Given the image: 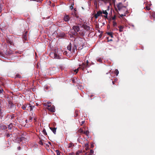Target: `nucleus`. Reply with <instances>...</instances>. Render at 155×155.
Returning <instances> with one entry per match:
<instances>
[{"mask_svg": "<svg viewBox=\"0 0 155 155\" xmlns=\"http://www.w3.org/2000/svg\"><path fill=\"white\" fill-rule=\"evenodd\" d=\"M56 52V51L55 52H52L51 53L49 54L50 56L52 58L54 59H60L61 58V57L57 54Z\"/></svg>", "mask_w": 155, "mask_h": 155, "instance_id": "f257e3e1", "label": "nucleus"}, {"mask_svg": "<svg viewBox=\"0 0 155 155\" xmlns=\"http://www.w3.org/2000/svg\"><path fill=\"white\" fill-rule=\"evenodd\" d=\"M80 66L79 68L74 70V72H76V73H77L79 68H81L82 70H84V69L87 67V66L84 63H83L81 65H80Z\"/></svg>", "mask_w": 155, "mask_h": 155, "instance_id": "f03ea898", "label": "nucleus"}, {"mask_svg": "<svg viewBox=\"0 0 155 155\" xmlns=\"http://www.w3.org/2000/svg\"><path fill=\"white\" fill-rule=\"evenodd\" d=\"M72 28L75 31V33H74V35H76L77 34V32H78L79 31V28L78 26H74Z\"/></svg>", "mask_w": 155, "mask_h": 155, "instance_id": "7ed1b4c3", "label": "nucleus"}, {"mask_svg": "<svg viewBox=\"0 0 155 155\" xmlns=\"http://www.w3.org/2000/svg\"><path fill=\"white\" fill-rule=\"evenodd\" d=\"M117 7L119 11H120L123 8H125L126 7L124 6L121 3H119L117 5Z\"/></svg>", "mask_w": 155, "mask_h": 155, "instance_id": "20e7f679", "label": "nucleus"}, {"mask_svg": "<svg viewBox=\"0 0 155 155\" xmlns=\"http://www.w3.org/2000/svg\"><path fill=\"white\" fill-rule=\"evenodd\" d=\"M47 108L50 111L52 112H55V107L54 105L51 106L50 107H47Z\"/></svg>", "mask_w": 155, "mask_h": 155, "instance_id": "39448f33", "label": "nucleus"}, {"mask_svg": "<svg viewBox=\"0 0 155 155\" xmlns=\"http://www.w3.org/2000/svg\"><path fill=\"white\" fill-rule=\"evenodd\" d=\"M102 12L100 10L99 11L97 12V13L95 14L94 15V17L96 18H97L98 17L100 16H101L102 14Z\"/></svg>", "mask_w": 155, "mask_h": 155, "instance_id": "423d86ee", "label": "nucleus"}, {"mask_svg": "<svg viewBox=\"0 0 155 155\" xmlns=\"http://www.w3.org/2000/svg\"><path fill=\"white\" fill-rule=\"evenodd\" d=\"M0 128L2 130H5L7 128L6 126L5 125L2 124H0Z\"/></svg>", "mask_w": 155, "mask_h": 155, "instance_id": "0eeeda50", "label": "nucleus"}, {"mask_svg": "<svg viewBox=\"0 0 155 155\" xmlns=\"http://www.w3.org/2000/svg\"><path fill=\"white\" fill-rule=\"evenodd\" d=\"M44 106L46 107V108L50 107L51 106V102H48L46 104H45L44 105Z\"/></svg>", "mask_w": 155, "mask_h": 155, "instance_id": "6e6552de", "label": "nucleus"}, {"mask_svg": "<svg viewBox=\"0 0 155 155\" xmlns=\"http://www.w3.org/2000/svg\"><path fill=\"white\" fill-rule=\"evenodd\" d=\"M67 48L68 50L70 51L71 52V43H70L69 45L67 46Z\"/></svg>", "mask_w": 155, "mask_h": 155, "instance_id": "1a4fd4ad", "label": "nucleus"}, {"mask_svg": "<svg viewBox=\"0 0 155 155\" xmlns=\"http://www.w3.org/2000/svg\"><path fill=\"white\" fill-rule=\"evenodd\" d=\"M50 128L54 134H56V128H55V127L53 128L52 127H50Z\"/></svg>", "mask_w": 155, "mask_h": 155, "instance_id": "9d476101", "label": "nucleus"}, {"mask_svg": "<svg viewBox=\"0 0 155 155\" xmlns=\"http://www.w3.org/2000/svg\"><path fill=\"white\" fill-rule=\"evenodd\" d=\"M69 18L68 15H66L64 17V20L66 21H68L69 20Z\"/></svg>", "mask_w": 155, "mask_h": 155, "instance_id": "9b49d317", "label": "nucleus"}, {"mask_svg": "<svg viewBox=\"0 0 155 155\" xmlns=\"http://www.w3.org/2000/svg\"><path fill=\"white\" fill-rule=\"evenodd\" d=\"M8 128L9 130H11L13 127V124H10L8 125Z\"/></svg>", "mask_w": 155, "mask_h": 155, "instance_id": "f8f14e48", "label": "nucleus"}, {"mask_svg": "<svg viewBox=\"0 0 155 155\" xmlns=\"http://www.w3.org/2000/svg\"><path fill=\"white\" fill-rule=\"evenodd\" d=\"M77 49V47L76 45H74V47H73L71 49V52H75V51Z\"/></svg>", "mask_w": 155, "mask_h": 155, "instance_id": "ddd939ff", "label": "nucleus"}, {"mask_svg": "<svg viewBox=\"0 0 155 155\" xmlns=\"http://www.w3.org/2000/svg\"><path fill=\"white\" fill-rule=\"evenodd\" d=\"M82 153V151L81 150H79L76 152V155H80L81 153Z\"/></svg>", "mask_w": 155, "mask_h": 155, "instance_id": "4468645a", "label": "nucleus"}, {"mask_svg": "<svg viewBox=\"0 0 155 155\" xmlns=\"http://www.w3.org/2000/svg\"><path fill=\"white\" fill-rule=\"evenodd\" d=\"M39 139L40 140H39V143L41 145H43V140H41L40 138H39Z\"/></svg>", "mask_w": 155, "mask_h": 155, "instance_id": "2eb2a0df", "label": "nucleus"}, {"mask_svg": "<svg viewBox=\"0 0 155 155\" xmlns=\"http://www.w3.org/2000/svg\"><path fill=\"white\" fill-rule=\"evenodd\" d=\"M107 34L108 35L110 36L111 38H112L113 37L112 32H107Z\"/></svg>", "mask_w": 155, "mask_h": 155, "instance_id": "dca6fc26", "label": "nucleus"}, {"mask_svg": "<svg viewBox=\"0 0 155 155\" xmlns=\"http://www.w3.org/2000/svg\"><path fill=\"white\" fill-rule=\"evenodd\" d=\"M84 134H85L86 136H88V134H89V131L88 130H87L85 131H84L83 132Z\"/></svg>", "mask_w": 155, "mask_h": 155, "instance_id": "f3484780", "label": "nucleus"}, {"mask_svg": "<svg viewBox=\"0 0 155 155\" xmlns=\"http://www.w3.org/2000/svg\"><path fill=\"white\" fill-rule=\"evenodd\" d=\"M78 132L80 133H83V130L81 128L78 130Z\"/></svg>", "mask_w": 155, "mask_h": 155, "instance_id": "a211bd4d", "label": "nucleus"}, {"mask_svg": "<svg viewBox=\"0 0 155 155\" xmlns=\"http://www.w3.org/2000/svg\"><path fill=\"white\" fill-rule=\"evenodd\" d=\"M118 27L119 28L120 31L122 32V29L123 28V27L122 26H119Z\"/></svg>", "mask_w": 155, "mask_h": 155, "instance_id": "6ab92c4d", "label": "nucleus"}, {"mask_svg": "<svg viewBox=\"0 0 155 155\" xmlns=\"http://www.w3.org/2000/svg\"><path fill=\"white\" fill-rule=\"evenodd\" d=\"M102 12L103 14H104L105 15H108V13L106 10L103 11V12Z\"/></svg>", "mask_w": 155, "mask_h": 155, "instance_id": "aec40b11", "label": "nucleus"}, {"mask_svg": "<svg viewBox=\"0 0 155 155\" xmlns=\"http://www.w3.org/2000/svg\"><path fill=\"white\" fill-rule=\"evenodd\" d=\"M26 106L25 105H23L21 107V108L24 110H25L26 108Z\"/></svg>", "mask_w": 155, "mask_h": 155, "instance_id": "412c9836", "label": "nucleus"}, {"mask_svg": "<svg viewBox=\"0 0 155 155\" xmlns=\"http://www.w3.org/2000/svg\"><path fill=\"white\" fill-rule=\"evenodd\" d=\"M115 73L117 76L119 74V71L117 69H116L115 71Z\"/></svg>", "mask_w": 155, "mask_h": 155, "instance_id": "4be33fe9", "label": "nucleus"}, {"mask_svg": "<svg viewBox=\"0 0 155 155\" xmlns=\"http://www.w3.org/2000/svg\"><path fill=\"white\" fill-rule=\"evenodd\" d=\"M83 48V45H81L80 46L78 47L79 50H81Z\"/></svg>", "mask_w": 155, "mask_h": 155, "instance_id": "5701e85b", "label": "nucleus"}, {"mask_svg": "<svg viewBox=\"0 0 155 155\" xmlns=\"http://www.w3.org/2000/svg\"><path fill=\"white\" fill-rule=\"evenodd\" d=\"M29 107H30V110H33V108L34 107V106H29Z\"/></svg>", "mask_w": 155, "mask_h": 155, "instance_id": "b1692460", "label": "nucleus"}, {"mask_svg": "<svg viewBox=\"0 0 155 155\" xmlns=\"http://www.w3.org/2000/svg\"><path fill=\"white\" fill-rule=\"evenodd\" d=\"M119 15H120V17H122L123 16H125L126 15V14H119Z\"/></svg>", "mask_w": 155, "mask_h": 155, "instance_id": "393cba45", "label": "nucleus"}, {"mask_svg": "<svg viewBox=\"0 0 155 155\" xmlns=\"http://www.w3.org/2000/svg\"><path fill=\"white\" fill-rule=\"evenodd\" d=\"M42 132L44 133V134H47V133L46 131V130L45 129H43Z\"/></svg>", "mask_w": 155, "mask_h": 155, "instance_id": "a878e982", "label": "nucleus"}, {"mask_svg": "<svg viewBox=\"0 0 155 155\" xmlns=\"http://www.w3.org/2000/svg\"><path fill=\"white\" fill-rule=\"evenodd\" d=\"M152 16L154 18H155V12H153L152 13Z\"/></svg>", "mask_w": 155, "mask_h": 155, "instance_id": "bb28decb", "label": "nucleus"}, {"mask_svg": "<svg viewBox=\"0 0 155 155\" xmlns=\"http://www.w3.org/2000/svg\"><path fill=\"white\" fill-rule=\"evenodd\" d=\"M97 60L100 62H101L102 61L101 59L100 58H98L97 59Z\"/></svg>", "mask_w": 155, "mask_h": 155, "instance_id": "cd10ccee", "label": "nucleus"}, {"mask_svg": "<svg viewBox=\"0 0 155 155\" xmlns=\"http://www.w3.org/2000/svg\"><path fill=\"white\" fill-rule=\"evenodd\" d=\"M56 151L57 152V155H60V153L58 150H56Z\"/></svg>", "mask_w": 155, "mask_h": 155, "instance_id": "c85d7f7f", "label": "nucleus"}, {"mask_svg": "<svg viewBox=\"0 0 155 155\" xmlns=\"http://www.w3.org/2000/svg\"><path fill=\"white\" fill-rule=\"evenodd\" d=\"M73 143H70L68 145V147L70 148L73 146Z\"/></svg>", "mask_w": 155, "mask_h": 155, "instance_id": "c756f323", "label": "nucleus"}, {"mask_svg": "<svg viewBox=\"0 0 155 155\" xmlns=\"http://www.w3.org/2000/svg\"><path fill=\"white\" fill-rule=\"evenodd\" d=\"M74 4L72 5L70 7V8L71 10H72L73 9V5Z\"/></svg>", "mask_w": 155, "mask_h": 155, "instance_id": "7c9ffc66", "label": "nucleus"}, {"mask_svg": "<svg viewBox=\"0 0 155 155\" xmlns=\"http://www.w3.org/2000/svg\"><path fill=\"white\" fill-rule=\"evenodd\" d=\"M32 117H29L28 119V122H31L32 120Z\"/></svg>", "mask_w": 155, "mask_h": 155, "instance_id": "2f4dec72", "label": "nucleus"}, {"mask_svg": "<svg viewBox=\"0 0 155 155\" xmlns=\"http://www.w3.org/2000/svg\"><path fill=\"white\" fill-rule=\"evenodd\" d=\"M11 117V119H13L14 117V114H12L10 116Z\"/></svg>", "mask_w": 155, "mask_h": 155, "instance_id": "473e14b6", "label": "nucleus"}, {"mask_svg": "<svg viewBox=\"0 0 155 155\" xmlns=\"http://www.w3.org/2000/svg\"><path fill=\"white\" fill-rule=\"evenodd\" d=\"M87 64H86L87 67H89V66L88 65V60L86 61Z\"/></svg>", "mask_w": 155, "mask_h": 155, "instance_id": "72a5a7b5", "label": "nucleus"}, {"mask_svg": "<svg viewBox=\"0 0 155 155\" xmlns=\"http://www.w3.org/2000/svg\"><path fill=\"white\" fill-rule=\"evenodd\" d=\"M63 54L64 55H67L68 54V52L66 51H64Z\"/></svg>", "mask_w": 155, "mask_h": 155, "instance_id": "f704fd0d", "label": "nucleus"}, {"mask_svg": "<svg viewBox=\"0 0 155 155\" xmlns=\"http://www.w3.org/2000/svg\"><path fill=\"white\" fill-rule=\"evenodd\" d=\"M94 151L92 150H90V153L91 154H93L94 153Z\"/></svg>", "mask_w": 155, "mask_h": 155, "instance_id": "c9c22d12", "label": "nucleus"}, {"mask_svg": "<svg viewBox=\"0 0 155 155\" xmlns=\"http://www.w3.org/2000/svg\"><path fill=\"white\" fill-rule=\"evenodd\" d=\"M3 91V90L2 89H0V94L2 93Z\"/></svg>", "mask_w": 155, "mask_h": 155, "instance_id": "e433bc0d", "label": "nucleus"}, {"mask_svg": "<svg viewBox=\"0 0 155 155\" xmlns=\"http://www.w3.org/2000/svg\"><path fill=\"white\" fill-rule=\"evenodd\" d=\"M146 8L148 10H149L150 9V8L148 6H146Z\"/></svg>", "mask_w": 155, "mask_h": 155, "instance_id": "4c0bfd02", "label": "nucleus"}, {"mask_svg": "<svg viewBox=\"0 0 155 155\" xmlns=\"http://www.w3.org/2000/svg\"><path fill=\"white\" fill-rule=\"evenodd\" d=\"M116 25H117L116 23V22H113V25H114V26H116Z\"/></svg>", "mask_w": 155, "mask_h": 155, "instance_id": "58836bf2", "label": "nucleus"}, {"mask_svg": "<svg viewBox=\"0 0 155 155\" xmlns=\"http://www.w3.org/2000/svg\"><path fill=\"white\" fill-rule=\"evenodd\" d=\"M94 4L96 8H97V3L96 1L95 2H94Z\"/></svg>", "mask_w": 155, "mask_h": 155, "instance_id": "ea45409f", "label": "nucleus"}, {"mask_svg": "<svg viewBox=\"0 0 155 155\" xmlns=\"http://www.w3.org/2000/svg\"><path fill=\"white\" fill-rule=\"evenodd\" d=\"M34 1L39 2H41V1H42L43 0H33Z\"/></svg>", "mask_w": 155, "mask_h": 155, "instance_id": "a19ab883", "label": "nucleus"}, {"mask_svg": "<svg viewBox=\"0 0 155 155\" xmlns=\"http://www.w3.org/2000/svg\"><path fill=\"white\" fill-rule=\"evenodd\" d=\"M16 77L18 78H20V77L19 76V75L18 74H17L16 75Z\"/></svg>", "mask_w": 155, "mask_h": 155, "instance_id": "79ce46f5", "label": "nucleus"}, {"mask_svg": "<svg viewBox=\"0 0 155 155\" xmlns=\"http://www.w3.org/2000/svg\"><path fill=\"white\" fill-rule=\"evenodd\" d=\"M6 136L7 137H9L10 136V134H6Z\"/></svg>", "mask_w": 155, "mask_h": 155, "instance_id": "37998d69", "label": "nucleus"}, {"mask_svg": "<svg viewBox=\"0 0 155 155\" xmlns=\"http://www.w3.org/2000/svg\"><path fill=\"white\" fill-rule=\"evenodd\" d=\"M107 15H105L104 16V18H107Z\"/></svg>", "mask_w": 155, "mask_h": 155, "instance_id": "c03bdc74", "label": "nucleus"}, {"mask_svg": "<svg viewBox=\"0 0 155 155\" xmlns=\"http://www.w3.org/2000/svg\"><path fill=\"white\" fill-rule=\"evenodd\" d=\"M84 121H83L81 122V125H82L83 124H84Z\"/></svg>", "mask_w": 155, "mask_h": 155, "instance_id": "a18cd8bd", "label": "nucleus"}, {"mask_svg": "<svg viewBox=\"0 0 155 155\" xmlns=\"http://www.w3.org/2000/svg\"><path fill=\"white\" fill-rule=\"evenodd\" d=\"M21 149V147H18V150H20Z\"/></svg>", "mask_w": 155, "mask_h": 155, "instance_id": "49530a36", "label": "nucleus"}, {"mask_svg": "<svg viewBox=\"0 0 155 155\" xmlns=\"http://www.w3.org/2000/svg\"><path fill=\"white\" fill-rule=\"evenodd\" d=\"M25 122L26 123H28V120H25Z\"/></svg>", "mask_w": 155, "mask_h": 155, "instance_id": "de8ad7c7", "label": "nucleus"}, {"mask_svg": "<svg viewBox=\"0 0 155 155\" xmlns=\"http://www.w3.org/2000/svg\"><path fill=\"white\" fill-rule=\"evenodd\" d=\"M2 115H0V118H2Z\"/></svg>", "mask_w": 155, "mask_h": 155, "instance_id": "09e8293b", "label": "nucleus"}, {"mask_svg": "<svg viewBox=\"0 0 155 155\" xmlns=\"http://www.w3.org/2000/svg\"><path fill=\"white\" fill-rule=\"evenodd\" d=\"M88 145V144L87 143H86L85 144V146H87Z\"/></svg>", "mask_w": 155, "mask_h": 155, "instance_id": "8fccbe9b", "label": "nucleus"}, {"mask_svg": "<svg viewBox=\"0 0 155 155\" xmlns=\"http://www.w3.org/2000/svg\"><path fill=\"white\" fill-rule=\"evenodd\" d=\"M69 155H73V154H72L71 153H70L69 154Z\"/></svg>", "mask_w": 155, "mask_h": 155, "instance_id": "3c124183", "label": "nucleus"}, {"mask_svg": "<svg viewBox=\"0 0 155 155\" xmlns=\"http://www.w3.org/2000/svg\"><path fill=\"white\" fill-rule=\"evenodd\" d=\"M1 7H0V12H1Z\"/></svg>", "mask_w": 155, "mask_h": 155, "instance_id": "603ef678", "label": "nucleus"}, {"mask_svg": "<svg viewBox=\"0 0 155 155\" xmlns=\"http://www.w3.org/2000/svg\"><path fill=\"white\" fill-rule=\"evenodd\" d=\"M112 83H113V84H114V81H112Z\"/></svg>", "mask_w": 155, "mask_h": 155, "instance_id": "864d4df0", "label": "nucleus"}, {"mask_svg": "<svg viewBox=\"0 0 155 155\" xmlns=\"http://www.w3.org/2000/svg\"><path fill=\"white\" fill-rule=\"evenodd\" d=\"M93 145H91V147H93Z\"/></svg>", "mask_w": 155, "mask_h": 155, "instance_id": "5fc2aeb1", "label": "nucleus"}, {"mask_svg": "<svg viewBox=\"0 0 155 155\" xmlns=\"http://www.w3.org/2000/svg\"><path fill=\"white\" fill-rule=\"evenodd\" d=\"M49 3H51V2L50 1H49Z\"/></svg>", "mask_w": 155, "mask_h": 155, "instance_id": "6e6d98bb", "label": "nucleus"}, {"mask_svg": "<svg viewBox=\"0 0 155 155\" xmlns=\"http://www.w3.org/2000/svg\"><path fill=\"white\" fill-rule=\"evenodd\" d=\"M113 19H114V18H113Z\"/></svg>", "mask_w": 155, "mask_h": 155, "instance_id": "4d7b16f0", "label": "nucleus"}, {"mask_svg": "<svg viewBox=\"0 0 155 155\" xmlns=\"http://www.w3.org/2000/svg\"><path fill=\"white\" fill-rule=\"evenodd\" d=\"M74 10L76 11V10H75V9H74Z\"/></svg>", "mask_w": 155, "mask_h": 155, "instance_id": "13d9d810", "label": "nucleus"}]
</instances>
